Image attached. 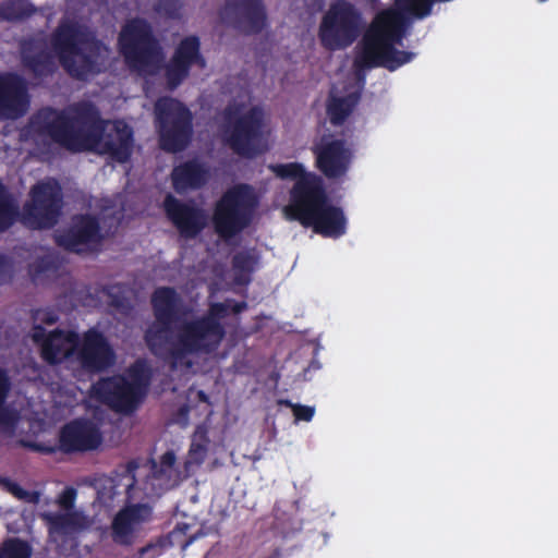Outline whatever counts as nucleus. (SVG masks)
<instances>
[{
	"mask_svg": "<svg viewBox=\"0 0 558 558\" xmlns=\"http://www.w3.org/2000/svg\"><path fill=\"white\" fill-rule=\"evenodd\" d=\"M63 192L60 183L49 178L34 184L24 204L22 221L33 230L53 228L62 214Z\"/></svg>",
	"mask_w": 558,
	"mask_h": 558,
	"instance_id": "nucleus-10",
	"label": "nucleus"
},
{
	"mask_svg": "<svg viewBox=\"0 0 558 558\" xmlns=\"http://www.w3.org/2000/svg\"><path fill=\"white\" fill-rule=\"evenodd\" d=\"M35 320H38L46 325H53L59 320V315L53 308H38L33 315Z\"/></svg>",
	"mask_w": 558,
	"mask_h": 558,
	"instance_id": "nucleus-40",
	"label": "nucleus"
},
{
	"mask_svg": "<svg viewBox=\"0 0 558 558\" xmlns=\"http://www.w3.org/2000/svg\"><path fill=\"white\" fill-rule=\"evenodd\" d=\"M245 307H246V303H244V302L235 303L234 306L232 307V312L238 314V313H241Z\"/></svg>",
	"mask_w": 558,
	"mask_h": 558,
	"instance_id": "nucleus-46",
	"label": "nucleus"
},
{
	"mask_svg": "<svg viewBox=\"0 0 558 558\" xmlns=\"http://www.w3.org/2000/svg\"><path fill=\"white\" fill-rule=\"evenodd\" d=\"M209 179L208 168L196 159L186 160L171 171L172 187L179 194L202 189Z\"/></svg>",
	"mask_w": 558,
	"mask_h": 558,
	"instance_id": "nucleus-24",
	"label": "nucleus"
},
{
	"mask_svg": "<svg viewBox=\"0 0 558 558\" xmlns=\"http://www.w3.org/2000/svg\"><path fill=\"white\" fill-rule=\"evenodd\" d=\"M75 357L80 367L90 375L107 372L117 360L106 336L95 328L85 331L82 341H77Z\"/></svg>",
	"mask_w": 558,
	"mask_h": 558,
	"instance_id": "nucleus-12",
	"label": "nucleus"
},
{
	"mask_svg": "<svg viewBox=\"0 0 558 558\" xmlns=\"http://www.w3.org/2000/svg\"><path fill=\"white\" fill-rule=\"evenodd\" d=\"M269 170L281 180H295L284 214L315 233L338 239L345 234L348 220L341 207L329 199L323 179L306 172L300 162L272 163Z\"/></svg>",
	"mask_w": 558,
	"mask_h": 558,
	"instance_id": "nucleus-3",
	"label": "nucleus"
},
{
	"mask_svg": "<svg viewBox=\"0 0 558 558\" xmlns=\"http://www.w3.org/2000/svg\"><path fill=\"white\" fill-rule=\"evenodd\" d=\"M37 13L31 0H4L0 2V20L9 23L23 22Z\"/></svg>",
	"mask_w": 558,
	"mask_h": 558,
	"instance_id": "nucleus-29",
	"label": "nucleus"
},
{
	"mask_svg": "<svg viewBox=\"0 0 558 558\" xmlns=\"http://www.w3.org/2000/svg\"><path fill=\"white\" fill-rule=\"evenodd\" d=\"M177 461L175 453L171 450L166 451L160 457V472L167 473L172 470Z\"/></svg>",
	"mask_w": 558,
	"mask_h": 558,
	"instance_id": "nucleus-44",
	"label": "nucleus"
},
{
	"mask_svg": "<svg viewBox=\"0 0 558 558\" xmlns=\"http://www.w3.org/2000/svg\"><path fill=\"white\" fill-rule=\"evenodd\" d=\"M11 391V379L7 369L0 367V427L13 432L19 423V413L5 405Z\"/></svg>",
	"mask_w": 558,
	"mask_h": 558,
	"instance_id": "nucleus-28",
	"label": "nucleus"
},
{
	"mask_svg": "<svg viewBox=\"0 0 558 558\" xmlns=\"http://www.w3.org/2000/svg\"><path fill=\"white\" fill-rule=\"evenodd\" d=\"M315 414V408L296 403L293 407V416L295 422H311Z\"/></svg>",
	"mask_w": 558,
	"mask_h": 558,
	"instance_id": "nucleus-41",
	"label": "nucleus"
},
{
	"mask_svg": "<svg viewBox=\"0 0 558 558\" xmlns=\"http://www.w3.org/2000/svg\"><path fill=\"white\" fill-rule=\"evenodd\" d=\"M31 105L27 82L14 72L0 74V118L16 120L24 117Z\"/></svg>",
	"mask_w": 558,
	"mask_h": 558,
	"instance_id": "nucleus-18",
	"label": "nucleus"
},
{
	"mask_svg": "<svg viewBox=\"0 0 558 558\" xmlns=\"http://www.w3.org/2000/svg\"><path fill=\"white\" fill-rule=\"evenodd\" d=\"M150 513L151 510L149 506L145 504H134L123 507L112 520V541L122 546L132 545L136 527L148 520Z\"/></svg>",
	"mask_w": 558,
	"mask_h": 558,
	"instance_id": "nucleus-23",
	"label": "nucleus"
},
{
	"mask_svg": "<svg viewBox=\"0 0 558 558\" xmlns=\"http://www.w3.org/2000/svg\"><path fill=\"white\" fill-rule=\"evenodd\" d=\"M119 47L128 66L137 72H151L162 57L153 27L143 17H134L122 27Z\"/></svg>",
	"mask_w": 558,
	"mask_h": 558,
	"instance_id": "nucleus-6",
	"label": "nucleus"
},
{
	"mask_svg": "<svg viewBox=\"0 0 558 558\" xmlns=\"http://www.w3.org/2000/svg\"><path fill=\"white\" fill-rule=\"evenodd\" d=\"M99 429L87 420H74L65 424L60 432V448L63 452H86L95 450L101 444Z\"/></svg>",
	"mask_w": 558,
	"mask_h": 558,
	"instance_id": "nucleus-21",
	"label": "nucleus"
},
{
	"mask_svg": "<svg viewBox=\"0 0 558 558\" xmlns=\"http://www.w3.org/2000/svg\"><path fill=\"white\" fill-rule=\"evenodd\" d=\"M119 284L109 286L104 289V292L107 294L109 299L108 303L111 307L116 308L122 314H129L132 310V305L124 295L116 292V290H119Z\"/></svg>",
	"mask_w": 558,
	"mask_h": 558,
	"instance_id": "nucleus-33",
	"label": "nucleus"
},
{
	"mask_svg": "<svg viewBox=\"0 0 558 558\" xmlns=\"http://www.w3.org/2000/svg\"><path fill=\"white\" fill-rule=\"evenodd\" d=\"M137 469H138V464L134 460L129 461L123 468L122 476H123V480H126V483L124 485L126 487V495L129 498L132 497L131 492L136 484L135 472Z\"/></svg>",
	"mask_w": 558,
	"mask_h": 558,
	"instance_id": "nucleus-37",
	"label": "nucleus"
},
{
	"mask_svg": "<svg viewBox=\"0 0 558 558\" xmlns=\"http://www.w3.org/2000/svg\"><path fill=\"white\" fill-rule=\"evenodd\" d=\"M225 14L233 28L244 35H257L267 25L263 0H226Z\"/></svg>",
	"mask_w": 558,
	"mask_h": 558,
	"instance_id": "nucleus-19",
	"label": "nucleus"
},
{
	"mask_svg": "<svg viewBox=\"0 0 558 558\" xmlns=\"http://www.w3.org/2000/svg\"><path fill=\"white\" fill-rule=\"evenodd\" d=\"M51 260L45 257L38 258L29 266V275L35 280L39 275L51 269Z\"/></svg>",
	"mask_w": 558,
	"mask_h": 558,
	"instance_id": "nucleus-43",
	"label": "nucleus"
},
{
	"mask_svg": "<svg viewBox=\"0 0 558 558\" xmlns=\"http://www.w3.org/2000/svg\"><path fill=\"white\" fill-rule=\"evenodd\" d=\"M51 46L60 64L73 78L86 81L101 72L105 45L87 27L76 22H62L51 35Z\"/></svg>",
	"mask_w": 558,
	"mask_h": 558,
	"instance_id": "nucleus-5",
	"label": "nucleus"
},
{
	"mask_svg": "<svg viewBox=\"0 0 558 558\" xmlns=\"http://www.w3.org/2000/svg\"><path fill=\"white\" fill-rule=\"evenodd\" d=\"M44 520L47 522L49 535L53 539L74 536L88 526L87 518L78 511L46 513Z\"/></svg>",
	"mask_w": 558,
	"mask_h": 558,
	"instance_id": "nucleus-25",
	"label": "nucleus"
},
{
	"mask_svg": "<svg viewBox=\"0 0 558 558\" xmlns=\"http://www.w3.org/2000/svg\"><path fill=\"white\" fill-rule=\"evenodd\" d=\"M209 439L206 433H195L187 452L186 464L201 465L204 463L208 451Z\"/></svg>",
	"mask_w": 558,
	"mask_h": 558,
	"instance_id": "nucleus-32",
	"label": "nucleus"
},
{
	"mask_svg": "<svg viewBox=\"0 0 558 558\" xmlns=\"http://www.w3.org/2000/svg\"><path fill=\"white\" fill-rule=\"evenodd\" d=\"M32 338L40 345L41 359L50 365L60 364L75 355L78 336L74 331L54 329L47 333L41 325H35Z\"/></svg>",
	"mask_w": 558,
	"mask_h": 558,
	"instance_id": "nucleus-16",
	"label": "nucleus"
},
{
	"mask_svg": "<svg viewBox=\"0 0 558 558\" xmlns=\"http://www.w3.org/2000/svg\"><path fill=\"white\" fill-rule=\"evenodd\" d=\"M254 258L247 252H239L232 257V267L236 272L250 275L254 270Z\"/></svg>",
	"mask_w": 558,
	"mask_h": 558,
	"instance_id": "nucleus-35",
	"label": "nucleus"
},
{
	"mask_svg": "<svg viewBox=\"0 0 558 558\" xmlns=\"http://www.w3.org/2000/svg\"><path fill=\"white\" fill-rule=\"evenodd\" d=\"M31 545L19 537H9L0 545V558H32Z\"/></svg>",
	"mask_w": 558,
	"mask_h": 558,
	"instance_id": "nucleus-31",
	"label": "nucleus"
},
{
	"mask_svg": "<svg viewBox=\"0 0 558 558\" xmlns=\"http://www.w3.org/2000/svg\"><path fill=\"white\" fill-rule=\"evenodd\" d=\"M28 128L73 153L99 150L126 162L133 150V130L123 121H114L106 132V121L90 101L76 102L68 111L41 108L29 118Z\"/></svg>",
	"mask_w": 558,
	"mask_h": 558,
	"instance_id": "nucleus-2",
	"label": "nucleus"
},
{
	"mask_svg": "<svg viewBox=\"0 0 558 558\" xmlns=\"http://www.w3.org/2000/svg\"><path fill=\"white\" fill-rule=\"evenodd\" d=\"M90 393L97 401L119 413H132L142 403L123 375L98 379L92 385Z\"/></svg>",
	"mask_w": 558,
	"mask_h": 558,
	"instance_id": "nucleus-14",
	"label": "nucleus"
},
{
	"mask_svg": "<svg viewBox=\"0 0 558 558\" xmlns=\"http://www.w3.org/2000/svg\"><path fill=\"white\" fill-rule=\"evenodd\" d=\"M76 498V489L73 487H66L59 496L58 504L61 508L73 511V507Z\"/></svg>",
	"mask_w": 558,
	"mask_h": 558,
	"instance_id": "nucleus-42",
	"label": "nucleus"
},
{
	"mask_svg": "<svg viewBox=\"0 0 558 558\" xmlns=\"http://www.w3.org/2000/svg\"><path fill=\"white\" fill-rule=\"evenodd\" d=\"M278 403H279L280 405H284L286 408L291 409L292 411H293V407H295V405H296V403H293L291 400H288V399H280V400L278 401Z\"/></svg>",
	"mask_w": 558,
	"mask_h": 558,
	"instance_id": "nucleus-45",
	"label": "nucleus"
},
{
	"mask_svg": "<svg viewBox=\"0 0 558 558\" xmlns=\"http://www.w3.org/2000/svg\"><path fill=\"white\" fill-rule=\"evenodd\" d=\"M314 154L317 169L328 179L341 178L350 168L352 151L344 140L323 141Z\"/></svg>",
	"mask_w": 558,
	"mask_h": 558,
	"instance_id": "nucleus-20",
	"label": "nucleus"
},
{
	"mask_svg": "<svg viewBox=\"0 0 558 558\" xmlns=\"http://www.w3.org/2000/svg\"><path fill=\"white\" fill-rule=\"evenodd\" d=\"M130 387L143 402L151 384L153 371L145 360H136L126 371Z\"/></svg>",
	"mask_w": 558,
	"mask_h": 558,
	"instance_id": "nucleus-26",
	"label": "nucleus"
},
{
	"mask_svg": "<svg viewBox=\"0 0 558 558\" xmlns=\"http://www.w3.org/2000/svg\"><path fill=\"white\" fill-rule=\"evenodd\" d=\"M234 116L235 111L231 107L225 110L230 148L244 158H254L263 154V111L253 107L241 116Z\"/></svg>",
	"mask_w": 558,
	"mask_h": 558,
	"instance_id": "nucleus-11",
	"label": "nucleus"
},
{
	"mask_svg": "<svg viewBox=\"0 0 558 558\" xmlns=\"http://www.w3.org/2000/svg\"><path fill=\"white\" fill-rule=\"evenodd\" d=\"M359 101V95L349 94L343 97L329 96L326 112L332 125H341L352 113Z\"/></svg>",
	"mask_w": 558,
	"mask_h": 558,
	"instance_id": "nucleus-27",
	"label": "nucleus"
},
{
	"mask_svg": "<svg viewBox=\"0 0 558 558\" xmlns=\"http://www.w3.org/2000/svg\"><path fill=\"white\" fill-rule=\"evenodd\" d=\"M19 217V207L7 186L0 181V233L10 229Z\"/></svg>",
	"mask_w": 558,
	"mask_h": 558,
	"instance_id": "nucleus-30",
	"label": "nucleus"
},
{
	"mask_svg": "<svg viewBox=\"0 0 558 558\" xmlns=\"http://www.w3.org/2000/svg\"><path fill=\"white\" fill-rule=\"evenodd\" d=\"M155 11L169 19H178L180 16L181 4L178 0H160L155 7Z\"/></svg>",
	"mask_w": 558,
	"mask_h": 558,
	"instance_id": "nucleus-36",
	"label": "nucleus"
},
{
	"mask_svg": "<svg viewBox=\"0 0 558 558\" xmlns=\"http://www.w3.org/2000/svg\"><path fill=\"white\" fill-rule=\"evenodd\" d=\"M163 209L180 235L185 239H195L207 226V215L203 208L192 202H182L172 194L165 197Z\"/></svg>",
	"mask_w": 558,
	"mask_h": 558,
	"instance_id": "nucleus-17",
	"label": "nucleus"
},
{
	"mask_svg": "<svg viewBox=\"0 0 558 558\" xmlns=\"http://www.w3.org/2000/svg\"><path fill=\"white\" fill-rule=\"evenodd\" d=\"M159 146L167 153L184 150L193 136V114L179 99L159 98L155 104Z\"/></svg>",
	"mask_w": 558,
	"mask_h": 558,
	"instance_id": "nucleus-8",
	"label": "nucleus"
},
{
	"mask_svg": "<svg viewBox=\"0 0 558 558\" xmlns=\"http://www.w3.org/2000/svg\"><path fill=\"white\" fill-rule=\"evenodd\" d=\"M189 530L187 523H178L168 536L171 545H179L183 550L186 549L195 539L194 536L185 537Z\"/></svg>",
	"mask_w": 558,
	"mask_h": 558,
	"instance_id": "nucleus-34",
	"label": "nucleus"
},
{
	"mask_svg": "<svg viewBox=\"0 0 558 558\" xmlns=\"http://www.w3.org/2000/svg\"><path fill=\"white\" fill-rule=\"evenodd\" d=\"M193 64L204 68L206 62L201 53V41L197 36L183 38L175 48L165 69L167 86L170 90L180 86L189 76Z\"/></svg>",
	"mask_w": 558,
	"mask_h": 558,
	"instance_id": "nucleus-15",
	"label": "nucleus"
},
{
	"mask_svg": "<svg viewBox=\"0 0 558 558\" xmlns=\"http://www.w3.org/2000/svg\"><path fill=\"white\" fill-rule=\"evenodd\" d=\"M197 397H198L199 401H202V402H207V403L209 402L208 396L203 390H199L197 392Z\"/></svg>",
	"mask_w": 558,
	"mask_h": 558,
	"instance_id": "nucleus-47",
	"label": "nucleus"
},
{
	"mask_svg": "<svg viewBox=\"0 0 558 558\" xmlns=\"http://www.w3.org/2000/svg\"><path fill=\"white\" fill-rule=\"evenodd\" d=\"M7 492L12 494L14 497L21 500H32L29 498L31 493L25 490L21 485H19L16 482L11 481L8 477H4L1 484Z\"/></svg>",
	"mask_w": 558,
	"mask_h": 558,
	"instance_id": "nucleus-39",
	"label": "nucleus"
},
{
	"mask_svg": "<svg viewBox=\"0 0 558 558\" xmlns=\"http://www.w3.org/2000/svg\"><path fill=\"white\" fill-rule=\"evenodd\" d=\"M362 26L363 17L359 9L347 0H338L324 14L318 36L326 49H344L357 39Z\"/></svg>",
	"mask_w": 558,
	"mask_h": 558,
	"instance_id": "nucleus-9",
	"label": "nucleus"
},
{
	"mask_svg": "<svg viewBox=\"0 0 558 558\" xmlns=\"http://www.w3.org/2000/svg\"><path fill=\"white\" fill-rule=\"evenodd\" d=\"M403 37L404 19L400 12L389 9L377 13L364 35L363 50L355 59V65L396 71L409 63L415 54L396 48V45H402Z\"/></svg>",
	"mask_w": 558,
	"mask_h": 558,
	"instance_id": "nucleus-4",
	"label": "nucleus"
},
{
	"mask_svg": "<svg viewBox=\"0 0 558 558\" xmlns=\"http://www.w3.org/2000/svg\"><path fill=\"white\" fill-rule=\"evenodd\" d=\"M155 322L144 333L149 351L162 356L172 368L190 367L191 356L210 355L221 345L226 329L222 324L230 314L228 302L209 304L204 315L183 319L171 328L184 314L182 298L172 287L157 288L150 299Z\"/></svg>",
	"mask_w": 558,
	"mask_h": 558,
	"instance_id": "nucleus-1",
	"label": "nucleus"
},
{
	"mask_svg": "<svg viewBox=\"0 0 558 558\" xmlns=\"http://www.w3.org/2000/svg\"><path fill=\"white\" fill-rule=\"evenodd\" d=\"M14 275L12 259L5 254L0 253V286L11 282Z\"/></svg>",
	"mask_w": 558,
	"mask_h": 558,
	"instance_id": "nucleus-38",
	"label": "nucleus"
},
{
	"mask_svg": "<svg viewBox=\"0 0 558 558\" xmlns=\"http://www.w3.org/2000/svg\"><path fill=\"white\" fill-rule=\"evenodd\" d=\"M21 63L35 78L51 76L56 62L44 38L29 37L20 43Z\"/></svg>",
	"mask_w": 558,
	"mask_h": 558,
	"instance_id": "nucleus-22",
	"label": "nucleus"
},
{
	"mask_svg": "<svg viewBox=\"0 0 558 558\" xmlns=\"http://www.w3.org/2000/svg\"><path fill=\"white\" fill-rule=\"evenodd\" d=\"M104 240L98 218L92 214H76L70 226L54 236V242L63 250L82 254Z\"/></svg>",
	"mask_w": 558,
	"mask_h": 558,
	"instance_id": "nucleus-13",
	"label": "nucleus"
},
{
	"mask_svg": "<svg viewBox=\"0 0 558 558\" xmlns=\"http://www.w3.org/2000/svg\"><path fill=\"white\" fill-rule=\"evenodd\" d=\"M256 206L257 198L250 185L240 184L228 190L214 208L215 232L223 240L238 235L251 225Z\"/></svg>",
	"mask_w": 558,
	"mask_h": 558,
	"instance_id": "nucleus-7",
	"label": "nucleus"
}]
</instances>
